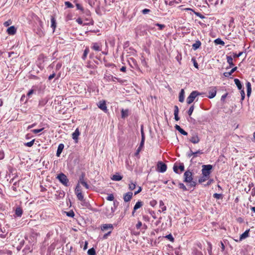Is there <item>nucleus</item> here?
<instances>
[{
	"instance_id": "obj_46",
	"label": "nucleus",
	"mask_w": 255,
	"mask_h": 255,
	"mask_svg": "<svg viewBox=\"0 0 255 255\" xmlns=\"http://www.w3.org/2000/svg\"><path fill=\"white\" fill-rule=\"evenodd\" d=\"M65 5L68 8H73L74 7L73 5L69 1H65Z\"/></svg>"
},
{
	"instance_id": "obj_13",
	"label": "nucleus",
	"mask_w": 255,
	"mask_h": 255,
	"mask_svg": "<svg viewBox=\"0 0 255 255\" xmlns=\"http://www.w3.org/2000/svg\"><path fill=\"white\" fill-rule=\"evenodd\" d=\"M132 193L131 192H128L125 194L124 196V200L125 202H127L129 201L132 197Z\"/></svg>"
},
{
	"instance_id": "obj_38",
	"label": "nucleus",
	"mask_w": 255,
	"mask_h": 255,
	"mask_svg": "<svg viewBox=\"0 0 255 255\" xmlns=\"http://www.w3.org/2000/svg\"><path fill=\"white\" fill-rule=\"evenodd\" d=\"M88 255H96V252L94 248H91L88 251Z\"/></svg>"
},
{
	"instance_id": "obj_52",
	"label": "nucleus",
	"mask_w": 255,
	"mask_h": 255,
	"mask_svg": "<svg viewBox=\"0 0 255 255\" xmlns=\"http://www.w3.org/2000/svg\"><path fill=\"white\" fill-rule=\"evenodd\" d=\"M150 12V10L149 9L145 8L142 10L141 12L143 14H146Z\"/></svg>"
},
{
	"instance_id": "obj_23",
	"label": "nucleus",
	"mask_w": 255,
	"mask_h": 255,
	"mask_svg": "<svg viewBox=\"0 0 255 255\" xmlns=\"http://www.w3.org/2000/svg\"><path fill=\"white\" fill-rule=\"evenodd\" d=\"M143 205V202L141 201H138L135 205H134L133 209L134 211H135L138 209L140 208L141 207H142Z\"/></svg>"
},
{
	"instance_id": "obj_64",
	"label": "nucleus",
	"mask_w": 255,
	"mask_h": 255,
	"mask_svg": "<svg viewBox=\"0 0 255 255\" xmlns=\"http://www.w3.org/2000/svg\"><path fill=\"white\" fill-rule=\"evenodd\" d=\"M156 201L154 200H153L150 202V205L152 207H154L156 204Z\"/></svg>"
},
{
	"instance_id": "obj_20",
	"label": "nucleus",
	"mask_w": 255,
	"mask_h": 255,
	"mask_svg": "<svg viewBox=\"0 0 255 255\" xmlns=\"http://www.w3.org/2000/svg\"><path fill=\"white\" fill-rule=\"evenodd\" d=\"M51 27L53 29V31L54 32L56 27V22L55 18L53 16H51Z\"/></svg>"
},
{
	"instance_id": "obj_58",
	"label": "nucleus",
	"mask_w": 255,
	"mask_h": 255,
	"mask_svg": "<svg viewBox=\"0 0 255 255\" xmlns=\"http://www.w3.org/2000/svg\"><path fill=\"white\" fill-rule=\"evenodd\" d=\"M82 185H83L86 189H88L90 188L89 185L87 184V183L85 181L83 182L82 183H81Z\"/></svg>"
},
{
	"instance_id": "obj_57",
	"label": "nucleus",
	"mask_w": 255,
	"mask_h": 255,
	"mask_svg": "<svg viewBox=\"0 0 255 255\" xmlns=\"http://www.w3.org/2000/svg\"><path fill=\"white\" fill-rule=\"evenodd\" d=\"M194 255H203V254L201 251L196 250L194 252Z\"/></svg>"
},
{
	"instance_id": "obj_40",
	"label": "nucleus",
	"mask_w": 255,
	"mask_h": 255,
	"mask_svg": "<svg viewBox=\"0 0 255 255\" xmlns=\"http://www.w3.org/2000/svg\"><path fill=\"white\" fill-rule=\"evenodd\" d=\"M34 141H35V139H33L29 142L25 143L24 145L28 146V147H31L33 145Z\"/></svg>"
},
{
	"instance_id": "obj_45",
	"label": "nucleus",
	"mask_w": 255,
	"mask_h": 255,
	"mask_svg": "<svg viewBox=\"0 0 255 255\" xmlns=\"http://www.w3.org/2000/svg\"><path fill=\"white\" fill-rule=\"evenodd\" d=\"M143 146H140V145H139L138 147L137 148L136 152H135V156H137L139 154V153L141 151V149L142 148Z\"/></svg>"
},
{
	"instance_id": "obj_8",
	"label": "nucleus",
	"mask_w": 255,
	"mask_h": 255,
	"mask_svg": "<svg viewBox=\"0 0 255 255\" xmlns=\"http://www.w3.org/2000/svg\"><path fill=\"white\" fill-rule=\"evenodd\" d=\"M173 171L176 173H179L178 169H180V171L182 172L184 170V164L183 163H180L179 165L178 166L176 164V163H175V164H174V165L173 166Z\"/></svg>"
},
{
	"instance_id": "obj_29",
	"label": "nucleus",
	"mask_w": 255,
	"mask_h": 255,
	"mask_svg": "<svg viewBox=\"0 0 255 255\" xmlns=\"http://www.w3.org/2000/svg\"><path fill=\"white\" fill-rule=\"evenodd\" d=\"M122 118L125 119L127 117L128 115V110L122 109L121 111Z\"/></svg>"
},
{
	"instance_id": "obj_48",
	"label": "nucleus",
	"mask_w": 255,
	"mask_h": 255,
	"mask_svg": "<svg viewBox=\"0 0 255 255\" xmlns=\"http://www.w3.org/2000/svg\"><path fill=\"white\" fill-rule=\"evenodd\" d=\"M97 0H88V3L89 5L93 7L95 5V2Z\"/></svg>"
},
{
	"instance_id": "obj_56",
	"label": "nucleus",
	"mask_w": 255,
	"mask_h": 255,
	"mask_svg": "<svg viewBox=\"0 0 255 255\" xmlns=\"http://www.w3.org/2000/svg\"><path fill=\"white\" fill-rule=\"evenodd\" d=\"M241 90V96H242L241 100H244V99H245V93L244 89H242Z\"/></svg>"
},
{
	"instance_id": "obj_10",
	"label": "nucleus",
	"mask_w": 255,
	"mask_h": 255,
	"mask_svg": "<svg viewBox=\"0 0 255 255\" xmlns=\"http://www.w3.org/2000/svg\"><path fill=\"white\" fill-rule=\"evenodd\" d=\"M80 132L78 128H76L75 131L72 133V138L75 140L76 143L78 142V136H79Z\"/></svg>"
},
{
	"instance_id": "obj_25",
	"label": "nucleus",
	"mask_w": 255,
	"mask_h": 255,
	"mask_svg": "<svg viewBox=\"0 0 255 255\" xmlns=\"http://www.w3.org/2000/svg\"><path fill=\"white\" fill-rule=\"evenodd\" d=\"M209 95L208 97L210 99H212L215 97L216 95V90L214 89L209 92Z\"/></svg>"
},
{
	"instance_id": "obj_54",
	"label": "nucleus",
	"mask_w": 255,
	"mask_h": 255,
	"mask_svg": "<svg viewBox=\"0 0 255 255\" xmlns=\"http://www.w3.org/2000/svg\"><path fill=\"white\" fill-rule=\"evenodd\" d=\"M165 238L169 240L171 242H173L174 241V238H173L171 234H169L166 236Z\"/></svg>"
},
{
	"instance_id": "obj_53",
	"label": "nucleus",
	"mask_w": 255,
	"mask_h": 255,
	"mask_svg": "<svg viewBox=\"0 0 255 255\" xmlns=\"http://www.w3.org/2000/svg\"><path fill=\"white\" fill-rule=\"evenodd\" d=\"M165 3L166 5L168 4L172 6L174 4V1L173 0L168 1V0H165Z\"/></svg>"
},
{
	"instance_id": "obj_61",
	"label": "nucleus",
	"mask_w": 255,
	"mask_h": 255,
	"mask_svg": "<svg viewBox=\"0 0 255 255\" xmlns=\"http://www.w3.org/2000/svg\"><path fill=\"white\" fill-rule=\"evenodd\" d=\"M243 52H239L238 54H234V58H238V57H240L241 56H242V55L243 54Z\"/></svg>"
},
{
	"instance_id": "obj_7",
	"label": "nucleus",
	"mask_w": 255,
	"mask_h": 255,
	"mask_svg": "<svg viewBox=\"0 0 255 255\" xmlns=\"http://www.w3.org/2000/svg\"><path fill=\"white\" fill-rule=\"evenodd\" d=\"M167 166L163 162L160 161L157 164V171L161 173H163L166 171Z\"/></svg>"
},
{
	"instance_id": "obj_30",
	"label": "nucleus",
	"mask_w": 255,
	"mask_h": 255,
	"mask_svg": "<svg viewBox=\"0 0 255 255\" xmlns=\"http://www.w3.org/2000/svg\"><path fill=\"white\" fill-rule=\"evenodd\" d=\"M227 62L230 65V67H233L234 65V64L233 62V58L231 56H227Z\"/></svg>"
},
{
	"instance_id": "obj_18",
	"label": "nucleus",
	"mask_w": 255,
	"mask_h": 255,
	"mask_svg": "<svg viewBox=\"0 0 255 255\" xmlns=\"http://www.w3.org/2000/svg\"><path fill=\"white\" fill-rule=\"evenodd\" d=\"M249 232L250 229H248L246 230L244 233H243L242 235H241L240 237V241H242L248 237L249 236Z\"/></svg>"
},
{
	"instance_id": "obj_15",
	"label": "nucleus",
	"mask_w": 255,
	"mask_h": 255,
	"mask_svg": "<svg viewBox=\"0 0 255 255\" xmlns=\"http://www.w3.org/2000/svg\"><path fill=\"white\" fill-rule=\"evenodd\" d=\"M64 147V145L63 143H60L58 145V148H57V152H56V156H57L59 157Z\"/></svg>"
},
{
	"instance_id": "obj_5",
	"label": "nucleus",
	"mask_w": 255,
	"mask_h": 255,
	"mask_svg": "<svg viewBox=\"0 0 255 255\" xmlns=\"http://www.w3.org/2000/svg\"><path fill=\"white\" fill-rule=\"evenodd\" d=\"M184 182H191L193 180L192 173L188 170L186 171L184 174Z\"/></svg>"
},
{
	"instance_id": "obj_50",
	"label": "nucleus",
	"mask_w": 255,
	"mask_h": 255,
	"mask_svg": "<svg viewBox=\"0 0 255 255\" xmlns=\"http://www.w3.org/2000/svg\"><path fill=\"white\" fill-rule=\"evenodd\" d=\"M106 199L108 201H113L114 199V196L113 194H111L106 198Z\"/></svg>"
},
{
	"instance_id": "obj_12",
	"label": "nucleus",
	"mask_w": 255,
	"mask_h": 255,
	"mask_svg": "<svg viewBox=\"0 0 255 255\" xmlns=\"http://www.w3.org/2000/svg\"><path fill=\"white\" fill-rule=\"evenodd\" d=\"M113 229V225L112 224H104L102 227H101V230L103 231H107V230H110V231H112Z\"/></svg>"
},
{
	"instance_id": "obj_11",
	"label": "nucleus",
	"mask_w": 255,
	"mask_h": 255,
	"mask_svg": "<svg viewBox=\"0 0 255 255\" xmlns=\"http://www.w3.org/2000/svg\"><path fill=\"white\" fill-rule=\"evenodd\" d=\"M98 107L105 113L108 111L107 107L105 101H100L99 103Z\"/></svg>"
},
{
	"instance_id": "obj_4",
	"label": "nucleus",
	"mask_w": 255,
	"mask_h": 255,
	"mask_svg": "<svg viewBox=\"0 0 255 255\" xmlns=\"http://www.w3.org/2000/svg\"><path fill=\"white\" fill-rule=\"evenodd\" d=\"M115 211V209L112 207H106L104 211V213L107 217L111 218L113 216Z\"/></svg>"
},
{
	"instance_id": "obj_55",
	"label": "nucleus",
	"mask_w": 255,
	"mask_h": 255,
	"mask_svg": "<svg viewBox=\"0 0 255 255\" xmlns=\"http://www.w3.org/2000/svg\"><path fill=\"white\" fill-rule=\"evenodd\" d=\"M76 7L78 9H79L81 11H83L84 10V9H83V7H82V6L79 4V3H76Z\"/></svg>"
},
{
	"instance_id": "obj_9",
	"label": "nucleus",
	"mask_w": 255,
	"mask_h": 255,
	"mask_svg": "<svg viewBox=\"0 0 255 255\" xmlns=\"http://www.w3.org/2000/svg\"><path fill=\"white\" fill-rule=\"evenodd\" d=\"M91 48L95 51H100L102 50V46L100 44L95 42L92 44Z\"/></svg>"
},
{
	"instance_id": "obj_37",
	"label": "nucleus",
	"mask_w": 255,
	"mask_h": 255,
	"mask_svg": "<svg viewBox=\"0 0 255 255\" xmlns=\"http://www.w3.org/2000/svg\"><path fill=\"white\" fill-rule=\"evenodd\" d=\"M78 199L80 201L84 200V196L82 193V192H78V193L76 194Z\"/></svg>"
},
{
	"instance_id": "obj_62",
	"label": "nucleus",
	"mask_w": 255,
	"mask_h": 255,
	"mask_svg": "<svg viewBox=\"0 0 255 255\" xmlns=\"http://www.w3.org/2000/svg\"><path fill=\"white\" fill-rule=\"evenodd\" d=\"M11 21L10 20H9L6 21H5L3 23V25L7 27V26H9L11 24Z\"/></svg>"
},
{
	"instance_id": "obj_1",
	"label": "nucleus",
	"mask_w": 255,
	"mask_h": 255,
	"mask_svg": "<svg viewBox=\"0 0 255 255\" xmlns=\"http://www.w3.org/2000/svg\"><path fill=\"white\" fill-rule=\"evenodd\" d=\"M200 95L201 94L197 91H192L187 98V103L191 104L195 100V98Z\"/></svg>"
},
{
	"instance_id": "obj_43",
	"label": "nucleus",
	"mask_w": 255,
	"mask_h": 255,
	"mask_svg": "<svg viewBox=\"0 0 255 255\" xmlns=\"http://www.w3.org/2000/svg\"><path fill=\"white\" fill-rule=\"evenodd\" d=\"M202 153H203V152L201 150H199L197 151H195V152H193V153H192L193 154V158L197 157L198 154H201Z\"/></svg>"
},
{
	"instance_id": "obj_44",
	"label": "nucleus",
	"mask_w": 255,
	"mask_h": 255,
	"mask_svg": "<svg viewBox=\"0 0 255 255\" xmlns=\"http://www.w3.org/2000/svg\"><path fill=\"white\" fill-rule=\"evenodd\" d=\"M194 105H192V106L190 107V108H189V110H188V114L189 116H191V115H192V113H193V111H194Z\"/></svg>"
},
{
	"instance_id": "obj_27",
	"label": "nucleus",
	"mask_w": 255,
	"mask_h": 255,
	"mask_svg": "<svg viewBox=\"0 0 255 255\" xmlns=\"http://www.w3.org/2000/svg\"><path fill=\"white\" fill-rule=\"evenodd\" d=\"M246 86L247 88V95L248 96H250L251 91H252V87H251V84L250 82H248L246 83Z\"/></svg>"
},
{
	"instance_id": "obj_42",
	"label": "nucleus",
	"mask_w": 255,
	"mask_h": 255,
	"mask_svg": "<svg viewBox=\"0 0 255 255\" xmlns=\"http://www.w3.org/2000/svg\"><path fill=\"white\" fill-rule=\"evenodd\" d=\"M75 194L78 193V192H82L80 186L79 184H78L75 188Z\"/></svg>"
},
{
	"instance_id": "obj_34",
	"label": "nucleus",
	"mask_w": 255,
	"mask_h": 255,
	"mask_svg": "<svg viewBox=\"0 0 255 255\" xmlns=\"http://www.w3.org/2000/svg\"><path fill=\"white\" fill-rule=\"evenodd\" d=\"M89 52V48L88 47H86L85 48V49L84 50V53H83V54L82 55V58L83 60H85L86 59Z\"/></svg>"
},
{
	"instance_id": "obj_63",
	"label": "nucleus",
	"mask_w": 255,
	"mask_h": 255,
	"mask_svg": "<svg viewBox=\"0 0 255 255\" xmlns=\"http://www.w3.org/2000/svg\"><path fill=\"white\" fill-rule=\"evenodd\" d=\"M112 233V231H108V232L106 234H105L104 236H103V238L106 239L107 238L108 236H109L111 233Z\"/></svg>"
},
{
	"instance_id": "obj_24",
	"label": "nucleus",
	"mask_w": 255,
	"mask_h": 255,
	"mask_svg": "<svg viewBox=\"0 0 255 255\" xmlns=\"http://www.w3.org/2000/svg\"><path fill=\"white\" fill-rule=\"evenodd\" d=\"M123 177L119 174L114 175L111 178L112 180L114 181H120L122 179Z\"/></svg>"
},
{
	"instance_id": "obj_47",
	"label": "nucleus",
	"mask_w": 255,
	"mask_h": 255,
	"mask_svg": "<svg viewBox=\"0 0 255 255\" xmlns=\"http://www.w3.org/2000/svg\"><path fill=\"white\" fill-rule=\"evenodd\" d=\"M155 25L158 26L159 27V30H162L165 27V25L164 24H159L158 23L155 24Z\"/></svg>"
},
{
	"instance_id": "obj_36",
	"label": "nucleus",
	"mask_w": 255,
	"mask_h": 255,
	"mask_svg": "<svg viewBox=\"0 0 255 255\" xmlns=\"http://www.w3.org/2000/svg\"><path fill=\"white\" fill-rule=\"evenodd\" d=\"M144 139H145V138H144V133L142 131V129H141V141H140V143L139 144V145H140V146H143L144 143Z\"/></svg>"
},
{
	"instance_id": "obj_39",
	"label": "nucleus",
	"mask_w": 255,
	"mask_h": 255,
	"mask_svg": "<svg viewBox=\"0 0 255 255\" xmlns=\"http://www.w3.org/2000/svg\"><path fill=\"white\" fill-rule=\"evenodd\" d=\"M136 187V183L131 182L129 184V189L131 190H133Z\"/></svg>"
},
{
	"instance_id": "obj_32",
	"label": "nucleus",
	"mask_w": 255,
	"mask_h": 255,
	"mask_svg": "<svg viewBox=\"0 0 255 255\" xmlns=\"http://www.w3.org/2000/svg\"><path fill=\"white\" fill-rule=\"evenodd\" d=\"M209 178V177L202 175V176H201L199 179V180H198L199 183H202L206 181V180H208Z\"/></svg>"
},
{
	"instance_id": "obj_51",
	"label": "nucleus",
	"mask_w": 255,
	"mask_h": 255,
	"mask_svg": "<svg viewBox=\"0 0 255 255\" xmlns=\"http://www.w3.org/2000/svg\"><path fill=\"white\" fill-rule=\"evenodd\" d=\"M222 197V195L221 194L215 193L213 194V197L216 199H220Z\"/></svg>"
},
{
	"instance_id": "obj_19",
	"label": "nucleus",
	"mask_w": 255,
	"mask_h": 255,
	"mask_svg": "<svg viewBox=\"0 0 255 255\" xmlns=\"http://www.w3.org/2000/svg\"><path fill=\"white\" fill-rule=\"evenodd\" d=\"M201 45V42L200 40H198L196 41L195 43L193 44L192 45V49L194 50H196L197 49H198Z\"/></svg>"
},
{
	"instance_id": "obj_2",
	"label": "nucleus",
	"mask_w": 255,
	"mask_h": 255,
	"mask_svg": "<svg viewBox=\"0 0 255 255\" xmlns=\"http://www.w3.org/2000/svg\"><path fill=\"white\" fill-rule=\"evenodd\" d=\"M57 178L64 186H68L69 180L67 176L63 173H61L57 175Z\"/></svg>"
},
{
	"instance_id": "obj_35",
	"label": "nucleus",
	"mask_w": 255,
	"mask_h": 255,
	"mask_svg": "<svg viewBox=\"0 0 255 255\" xmlns=\"http://www.w3.org/2000/svg\"><path fill=\"white\" fill-rule=\"evenodd\" d=\"M214 42L216 44H220L222 45H224L225 44V42L220 38H217L214 40Z\"/></svg>"
},
{
	"instance_id": "obj_6",
	"label": "nucleus",
	"mask_w": 255,
	"mask_h": 255,
	"mask_svg": "<svg viewBox=\"0 0 255 255\" xmlns=\"http://www.w3.org/2000/svg\"><path fill=\"white\" fill-rule=\"evenodd\" d=\"M189 140L194 144H197L199 142L200 139L198 135V133L193 132L192 133Z\"/></svg>"
},
{
	"instance_id": "obj_31",
	"label": "nucleus",
	"mask_w": 255,
	"mask_h": 255,
	"mask_svg": "<svg viewBox=\"0 0 255 255\" xmlns=\"http://www.w3.org/2000/svg\"><path fill=\"white\" fill-rule=\"evenodd\" d=\"M207 251L209 255H213L212 252V244L210 242H207Z\"/></svg>"
},
{
	"instance_id": "obj_16",
	"label": "nucleus",
	"mask_w": 255,
	"mask_h": 255,
	"mask_svg": "<svg viewBox=\"0 0 255 255\" xmlns=\"http://www.w3.org/2000/svg\"><path fill=\"white\" fill-rule=\"evenodd\" d=\"M23 213V210L21 208L17 207L15 210V214L17 217H21Z\"/></svg>"
},
{
	"instance_id": "obj_21",
	"label": "nucleus",
	"mask_w": 255,
	"mask_h": 255,
	"mask_svg": "<svg viewBox=\"0 0 255 255\" xmlns=\"http://www.w3.org/2000/svg\"><path fill=\"white\" fill-rule=\"evenodd\" d=\"M237 69V67H235L232 69V70L228 72H225L224 73V76L226 77H229L230 76H231L235 71H236Z\"/></svg>"
},
{
	"instance_id": "obj_28",
	"label": "nucleus",
	"mask_w": 255,
	"mask_h": 255,
	"mask_svg": "<svg viewBox=\"0 0 255 255\" xmlns=\"http://www.w3.org/2000/svg\"><path fill=\"white\" fill-rule=\"evenodd\" d=\"M104 79L105 81L107 82H111L112 81V80L113 79V75L111 74H105L104 75Z\"/></svg>"
},
{
	"instance_id": "obj_49",
	"label": "nucleus",
	"mask_w": 255,
	"mask_h": 255,
	"mask_svg": "<svg viewBox=\"0 0 255 255\" xmlns=\"http://www.w3.org/2000/svg\"><path fill=\"white\" fill-rule=\"evenodd\" d=\"M179 187L181 189H182L183 191H186L187 189L186 187V186L184 185L183 183H179Z\"/></svg>"
},
{
	"instance_id": "obj_3",
	"label": "nucleus",
	"mask_w": 255,
	"mask_h": 255,
	"mask_svg": "<svg viewBox=\"0 0 255 255\" xmlns=\"http://www.w3.org/2000/svg\"><path fill=\"white\" fill-rule=\"evenodd\" d=\"M213 168L212 165L208 164V165H204L202 166V174L203 175H205L206 176H208L209 177V175L211 173V171Z\"/></svg>"
},
{
	"instance_id": "obj_41",
	"label": "nucleus",
	"mask_w": 255,
	"mask_h": 255,
	"mask_svg": "<svg viewBox=\"0 0 255 255\" xmlns=\"http://www.w3.org/2000/svg\"><path fill=\"white\" fill-rule=\"evenodd\" d=\"M44 129V128H41L40 129H34L31 130V132L33 133L37 134L41 131H42Z\"/></svg>"
},
{
	"instance_id": "obj_59",
	"label": "nucleus",
	"mask_w": 255,
	"mask_h": 255,
	"mask_svg": "<svg viewBox=\"0 0 255 255\" xmlns=\"http://www.w3.org/2000/svg\"><path fill=\"white\" fill-rule=\"evenodd\" d=\"M85 180H84V174H82L80 177V178H79V182L80 183H82L83 182H85Z\"/></svg>"
},
{
	"instance_id": "obj_22",
	"label": "nucleus",
	"mask_w": 255,
	"mask_h": 255,
	"mask_svg": "<svg viewBox=\"0 0 255 255\" xmlns=\"http://www.w3.org/2000/svg\"><path fill=\"white\" fill-rule=\"evenodd\" d=\"M184 101V91L181 89L179 95V101L180 102H183Z\"/></svg>"
},
{
	"instance_id": "obj_26",
	"label": "nucleus",
	"mask_w": 255,
	"mask_h": 255,
	"mask_svg": "<svg viewBox=\"0 0 255 255\" xmlns=\"http://www.w3.org/2000/svg\"><path fill=\"white\" fill-rule=\"evenodd\" d=\"M234 82L236 86H237L239 90L243 89L242 85L240 82V81L238 79H235Z\"/></svg>"
},
{
	"instance_id": "obj_17",
	"label": "nucleus",
	"mask_w": 255,
	"mask_h": 255,
	"mask_svg": "<svg viewBox=\"0 0 255 255\" xmlns=\"http://www.w3.org/2000/svg\"><path fill=\"white\" fill-rule=\"evenodd\" d=\"M175 129L178 130L181 134L184 135H187L188 133L183 129L179 126L176 125L175 126Z\"/></svg>"
},
{
	"instance_id": "obj_33",
	"label": "nucleus",
	"mask_w": 255,
	"mask_h": 255,
	"mask_svg": "<svg viewBox=\"0 0 255 255\" xmlns=\"http://www.w3.org/2000/svg\"><path fill=\"white\" fill-rule=\"evenodd\" d=\"M159 207L161 208V211L162 212L166 210V207L164 205V204L162 200L159 201Z\"/></svg>"
},
{
	"instance_id": "obj_14",
	"label": "nucleus",
	"mask_w": 255,
	"mask_h": 255,
	"mask_svg": "<svg viewBox=\"0 0 255 255\" xmlns=\"http://www.w3.org/2000/svg\"><path fill=\"white\" fill-rule=\"evenodd\" d=\"M16 29L14 26H11L7 29V32L9 35H13L16 33Z\"/></svg>"
},
{
	"instance_id": "obj_60",
	"label": "nucleus",
	"mask_w": 255,
	"mask_h": 255,
	"mask_svg": "<svg viewBox=\"0 0 255 255\" xmlns=\"http://www.w3.org/2000/svg\"><path fill=\"white\" fill-rule=\"evenodd\" d=\"M141 226H142L141 222L138 221L136 225V228L137 229H139L141 227Z\"/></svg>"
}]
</instances>
